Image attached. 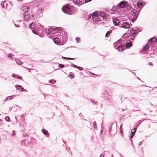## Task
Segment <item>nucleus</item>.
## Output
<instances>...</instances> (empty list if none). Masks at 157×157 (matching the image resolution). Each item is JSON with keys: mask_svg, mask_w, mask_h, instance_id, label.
I'll return each mask as SVG.
<instances>
[{"mask_svg": "<svg viewBox=\"0 0 157 157\" xmlns=\"http://www.w3.org/2000/svg\"><path fill=\"white\" fill-rule=\"evenodd\" d=\"M73 8V6L66 5L62 7V10L64 13L71 15L72 14L74 11Z\"/></svg>", "mask_w": 157, "mask_h": 157, "instance_id": "1", "label": "nucleus"}, {"mask_svg": "<svg viewBox=\"0 0 157 157\" xmlns=\"http://www.w3.org/2000/svg\"><path fill=\"white\" fill-rule=\"evenodd\" d=\"M21 10L25 12H27L29 10V6H24L21 7Z\"/></svg>", "mask_w": 157, "mask_h": 157, "instance_id": "2", "label": "nucleus"}, {"mask_svg": "<svg viewBox=\"0 0 157 157\" xmlns=\"http://www.w3.org/2000/svg\"><path fill=\"white\" fill-rule=\"evenodd\" d=\"M121 27L124 29H128L130 28V25L129 23L124 22L122 25Z\"/></svg>", "mask_w": 157, "mask_h": 157, "instance_id": "3", "label": "nucleus"}, {"mask_svg": "<svg viewBox=\"0 0 157 157\" xmlns=\"http://www.w3.org/2000/svg\"><path fill=\"white\" fill-rule=\"evenodd\" d=\"M31 18V16L28 13H26L24 16V20L25 21H28L30 20Z\"/></svg>", "mask_w": 157, "mask_h": 157, "instance_id": "4", "label": "nucleus"}, {"mask_svg": "<svg viewBox=\"0 0 157 157\" xmlns=\"http://www.w3.org/2000/svg\"><path fill=\"white\" fill-rule=\"evenodd\" d=\"M118 5L120 7L123 8L126 6V4L125 2L122 1Z\"/></svg>", "mask_w": 157, "mask_h": 157, "instance_id": "5", "label": "nucleus"}, {"mask_svg": "<svg viewBox=\"0 0 157 157\" xmlns=\"http://www.w3.org/2000/svg\"><path fill=\"white\" fill-rule=\"evenodd\" d=\"M15 87L17 90H20L21 91L23 92L25 90L22 86L19 85H15Z\"/></svg>", "mask_w": 157, "mask_h": 157, "instance_id": "6", "label": "nucleus"}, {"mask_svg": "<svg viewBox=\"0 0 157 157\" xmlns=\"http://www.w3.org/2000/svg\"><path fill=\"white\" fill-rule=\"evenodd\" d=\"M99 17H101L102 19H104L105 17V13L103 12H100L98 13Z\"/></svg>", "mask_w": 157, "mask_h": 157, "instance_id": "7", "label": "nucleus"}, {"mask_svg": "<svg viewBox=\"0 0 157 157\" xmlns=\"http://www.w3.org/2000/svg\"><path fill=\"white\" fill-rule=\"evenodd\" d=\"M92 17L93 18H97V17H99L98 13L97 12H94L92 14Z\"/></svg>", "mask_w": 157, "mask_h": 157, "instance_id": "8", "label": "nucleus"}, {"mask_svg": "<svg viewBox=\"0 0 157 157\" xmlns=\"http://www.w3.org/2000/svg\"><path fill=\"white\" fill-rule=\"evenodd\" d=\"M113 22L115 25H117L119 23L120 21L118 19L114 18L113 20Z\"/></svg>", "mask_w": 157, "mask_h": 157, "instance_id": "9", "label": "nucleus"}, {"mask_svg": "<svg viewBox=\"0 0 157 157\" xmlns=\"http://www.w3.org/2000/svg\"><path fill=\"white\" fill-rule=\"evenodd\" d=\"M125 46L124 45L119 46L118 48V50L119 51H123L125 48Z\"/></svg>", "mask_w": 157, "mask_h": 157, "instance_id": "10", "label": "nucleus"}, {"mask_svg": "<svg viewBox=\"0 0 157 157\" xmlns=\"http://www.w3.org/2000/svg\"><path fill=\"white\" fill-rule=\"evenodd\" d=\"M136 33V30L134 29H132L131 30L130 32V35L132 36H134Z\"/></svg>", "mask_w": 157, "mask_h": 157, "instance_id": "11", "label": "nucleus"}, {"mask_svg": "<svg viewBox=\"0 0 157 157\" xmlns=\"http://www.w3.org/2000/svg\"><path fill=\"white\" fill-rule=\"evenodd\" d=\"M54 42L56 44H58L59 43V38L56 37L53 39Z\"/></svg>", "mask_w": 157, "mask_h": 157, "instance_id": "12", "label": "nucleus"}, {"mask_svg": "<svg viewBox=\"0 0 157 157\" xmlns=\"http://www.w3.org/2000/svg\"><path fill=\"white\" fill-rule=\"evenodd\" d=\"M15 61L19 65H21L23 63V62L21 61L19 59H16L15 60Z\"/></svg>", "mask_w": 157, "mask_h": 157, "instance_id": "13", "label": "nucleus"}, {"mask_svg": "<svg viewBox=\"0 0 157 157\" xmlns=\"http://www.w3.org/2000/svg\"><path fill=\"white\" fill-rule=\"evenodd\" d=\"M149 48V44H146L144 47L143 49L145 51H147L148 50Z\"/></svg>", "mask_w": 157, "mask_h": 157, "instance_id": "14", "label": "nucleus"}, {"mask_svg": "<svg viewBox=\"0 0 157 157\" xmlns=\"http://www.w3.org/2000/svg\"><path fill=\"white\" fill-rule=\"evenodd\" d=\"M125 46L127 48H129L132 46V44L131 42L127 43H126Z\"/></svg>", "mask_w": 157, "mask_h": 157, "instance_id": "15", "label": "nucleus"}, {"mask_svg": "<svg viewBox=\"0 0 157 157\" xmlns=\"http://www.w3.org/2000/svg\"><path fill=\"white\" fill-rule=\"evenodd\" d=\"M150 41L151 42H155L156 41V38L155 37H153L150 39Z\"/></svg>", "mask_w": 157, "mask_h": 157, "instance_id": "16", "label": "nucleus"}, {"mask_svg": "<svg viewBox=\"0 0 157 157\" xmlns=\"http://www.w3.org/2000/svg\"><path fill=\"white\" fill-rule=\"evenodd\" d=\"M35 25V22H32L31 24H29V27L30 28H32V27L34 26Z\"/></svg>", "mask_w": 157, "mask_h": 157, "instance_id": "17", "label": "nucleus"}, {"mask_svg": "<svg viewBox=\"0 0 157 157\" xmlns=\"http://www.w3.org/2000/svg\"><path fill=\"white\" fill-rule=\"evenodd\" d=\"M73 1L75 3L76 5H78L80 2V0H73Z\"/></svg>", "mask_w": 157, "mask_h": 157, "instance_id": "18", "label": "nucleus"}, {"mask_svg": "<svg viewBox=\"0 0 157 157\" xmlns=\"http://www.w3.org/2000/svg\"><path fill=\"white\" fill-rule=\"evenodd\" d=\"M69 76L71 78H73L74 77V75L72 72H70L69 75Z\"/></svg>", "mask_w": 157, "mask_h": 157, "instance_id": "19", "label": "nucleus"}, {"mask_svg": "<svg viewBox=\"0 0 157 157\" xmlns=\"http://www.w3.org/2000/svg\"><path fill=\"white\" fill-rule=\"evenodd\" d=\"M42 132H43L44 134V135H48V131H47L46 130H45V129H43L42 130Z\"/></svg>", "mask_w": 157, "mask_h": 157, "instance_id": "20", "label": "nucleus"}, {"mask_svg": "<svg viewBox=\"0 0 157 157\" xmlns=\"http://www.w3.org/2000/svg\"><path fill=\"white\" fill-rule=\"evenodd\" d=\"M112 31L110 30L108 31L106 34V36L107 37H109V36L110 34L111 33Z\"/></svg>", "mask_w": 157, "mask_h": 157, "instance_id": "21", "label": "nucleus"}, {"mask_svg": "<svg viewBox=\"0 0 157 157\" xmlns=\"http://www.w3.org/2000/svg\"><path fill=\"white\" fill-rule=\"evenodd\" d=\"M51 31L49 29H47L46 31V33L47 34H49L51 33Z\"/></svg>", "mask_w": 157, "mask_h": 157, "instance_id": "22", "label": "nucleus"}, {"mask_svg": "<svg viewBox=\"0 0 157 157\" xmlns=\"http://www.w3.org/2000/svg\"><path fill=\"white\" fill-rule=\"evenodd\" d=\"M26 141L25 140H23L21 141V144L23 145H27V144L26 143Z\"/></svg>", "mask_w": 157, "mask_h": 157, "instance_id": "23", "label": "nucleus"}, {"mask_svg": "<svg viewBox=\"0 0 157 157\" xmlns=\"http://www.w3.org/2000/svg\"><path fill=\"white\" fill-rule=\"evenodd\" d=\"M56 82V81L54 79L50 80L49 81V82L51 83L52 84L55 83Z\"/></svg>", "mask_w": 157, "mask_h": 157, "instance_id": "24", "label": "nucleus"}, {"mask_svg": "<svg viewBox=\"0 0 157 157\" xmlns=\"http://www.w3.org/2000/svg\"><path fill=\"white\" fill-rule=\"evenodd\" d=\"M5 119L6 121H9V122L10 121V118L9 116H7V117H6L5 118Z\"/></svg>", "mask_w": 157, "mask_h": 157, "instance_id": "25", "label": "nucleus"}, {"mask_svg": "<svg viewBox=\"0 0 157 157\" xmlns=\"http://www.w3.org/2000/svg\"><path fill=\"white\" fill-rule=\"evenodd\" d=\"M62 58L64 59H69V60H73V59H75V58H69L65 57H63V56H62Z\"/></svg>", "mask_w": 157, "mask_h": 157, "instance_id": "26", "label": "nucleus"}, {"mask_svg": "<svg viewBox=\"0 0 157 157\" xmlns=\"http://www.w3.org/2000/svg\"><path fill=\"white\" fill-rule=\"evenodd\" d=\"M135 133L134 132L133 133L131 132L130 134V137L131 138H132L133 136L134 135Z\"/></svg>", "mask_w": 157, "mask_h": 157, "instance_id": "27", "label": "nucleus"}, {"mask_svg": "<svg viewBox=\"0 0 157 157\" xmlns=\"http://www.w3.org/2000/svg\"><path fill=\"white\" fill-rule=\"evenodd\" d=\"M14 95H13V96H8L7 98V99H8V100H10V99H11L13 98V97L14 96Z\"/></svg>", "mask_w": 157, "mask_h": 157, "instance_id": "28", "label": "nucleus"}, {"mask_svg": "<svg viewBox=\"0 0 157 157\" xmlns=\"http://www.w3.org/2000/svg\"><path fill=\"white\" fill-rule=\"evenodd\" d=\"M33 32L36 34H38V32L37 31H36L35 29H33Z\"/></svg>", "mask_w": 157, "mask_h": 157, "instance_id": "29", "label": "nucleus"}, {"mask_svg": "<svg viewBox=\"0 0 157 157\" xmlns=\"http://www.w3.org/2000/svg\"><path fill=\"white\" fill-rule=\"evenodd\" d=\"M136 128H135L134 129H132V130H131V132L133 133V132H134V133H135V132H136Z\"/></svg>", "mask_w": 157, "mask_h": 157, "instance_id": "30", "label": "nucleus"}, {"mask_svg": "<svg viewBox=\"0 0 157 157\" xmlns=\"http://www.w3.org/2000/svg\"><path fill=\"white\" fill-rule=\"evenodd\" d=\"M76 40L77 41V42L78 43L79 42V41H80V38H79V37H77L76 38Z\"/></svg>", "mask_w": 157, "mask_h": 157, "instance_id": "31", "label": "nucleus"}, {"mask_svg": "<svg viewBox=\"0 0 157 157\" xmlns=\"http://www.w3.org/2000/svg\"><path fill=\"white\" fill-rule=\"evenodd\" d=\"M13 56V55L11 53H9L8 56V57L9 58H11Z\"/></svg>", "mask_w": 157, "mask_h": 157, "instance_id": "32", "label": "nucleus"}, {"mask_svg": "<svg viewBox=\"0 0 157 157\" xmlns=\"http://www.w3.org/2000/svg\"><path fill=\"white\" fill-rule=\"evenodd\" d=\"M137 5H138V6H140L141 5H142V3L141 2H138L137 3Z\"/></svg>", "mask_w": 157, "mask_h": 157, "instance_id": "33", "label": "nucleus"}, {"mask_svg": "<svg viewBox=\"0 0 157 157\" xmlns=\"http://www.w3.org/2000/svg\"><path fill=\"white\" fill-rule=\"evenodd\" d=\"M58 66L60 68H63V65L62 64H59Z\"/></svg>", "mask_w": 157, "mask_h": 157, "instance_id": "34", "label": "nucleus"}, {"mask_svg": "<svg viewBox=\"0 0 157 157\" xmlns=\"http://www.w3.org/2000/svg\"><path fill=\"white\" fill-rule=\"evenodd\" d=\"M4 3L3 1L1 3V5L3 8H4Z\"/></svg>", "mask_w": 157, "mask_h": 157, "instance_id": "35", "label": "nucleus"}, {"mask_svg": "<svg viewBox=\"0 0 157 157\" xmlns=\"http://www.w3.org/2000/svg\"><path fill=\"white\" fill-rule=\"evenodd\" d=\"M90 100L92 102H94L95 103H97L96 101H95L93 99H91Z\"/></svg>", "mask_w": 157, "mask_h": 157, "instance_id": "36", "label": "nucleus"}, {"mask_svg": "<svg viewBox=\"0 0 157 157\" xmlns=\"http://www.w3.org/2000/svg\"><path fill=\"white\" fill-rule=\"evenodd\" d=\"M94 128H96V127H97V126L96 125V124L95 122H94Z\"/></svg>", "mask_w": 157, "mask_h": 157, "instance_id": "37", "label": "nucleus"}, {"mask_svg": "<svg viewBox=\"0 0 157 157\" xmlns=\"http://www.w3.org/2000/svg\"><path fill=\"white\" fill-rule=\"evenodd\" d=\"M92 0H85V3H87L88 2H89L90 1H91Z\"/></svg>", "mask_w": 157, "mask_h": 157, "instance_id": "38", "label": "nucleus"}, {"mask_svg": "<svg viewBox=\"0 0 157 157\" xmlns=\"http://www.w3.org/2000/svg\"><path fill=\"white\" fill-rule=\"evenodd\" d=\"M89 75H90L91 76H92V75H94L95 74H94L93 73H91V72H89Z\"/></svg>", "mask_w": 157, "mask_h": 157, "instance_id": "39", "label": "nucleus"}, {"mask_svg": "<svg viewBox=\"0 0 157 157\" xmlns=\"http://www.w3.org/2000/svg\"><path fill=\"white\" fill-rule=\"evenodd\" d=\"M12 76L14 77H16V75L15 74H13L12 75Z\"/></svg>", "mask_w": 157, "mask_h": 157, "instance_id": "40", "label": "nucleus"}, {"mask_svg": "<svg viewBox=\"0 0 157 157\" xmlns=\"http://www.w3.org/2000/svg\"><path fill=\"white\" fill-rule=\"evenodd\" d=\"M12 132H13V134H12V136H13V135H14V133H15V131H13Z\"/></svg>", "mask_w": 157, "mask_h": 157, "instance_id": "41", "label": "nucleus"}, {"mask_svg": "<svg viewBox=\"0 0 157 157\" xmlns=\"http://www.w3.org/2000/svg\"><path fill=\"white\" fill-rule=\"evenodd\" d=\"M120 132L121 133H123V131L122 129H120Z\"/></svg>", "mask_w": 157, "mask_h": 157, "instance_id": "42", "label": "nucleus"}, {"mask_svg": "<svg viewBox=\"0 0 157 157\" xmlns=\"http://www.w3.org/2000/svg\"><path fill=\"white\" fill-rule=\"evenodd\" d=\"M77 68H78V69H82V68L81 67H77Z\"/></svg>", "mask_w": 157, "mask_h": 157, "instance_id": "43", "label": "nucleus"}, {"mask_svg": "<svg viewBox=\"0 0 157 157\" xmlns=\"http://www.w3.org/2000/svg\"><path fill=\"white\" fill-rule=\"evenodd\" d=\"M104 157V155H101L100 156V157Z\"/></svg>", "mask_w": 157, "mask_h": 157, "instance_id": "44", "label": "nucleus"}, {"mask_svg": "<svg viewBox=\"0 0 157 157\" xmlns=\"http://www.w3.org/2000/svg\"><path fill=\"white\" fill-rule=\"evenodd\" d=\"M17 78H19V79H21V78L20 77V76H18V77H17Z\"/></svg>", "mask_w": 157, "mask_h": 157, "instance_id": "45", "label": "nucleus"}, {"mask_svg": "<svg viewBox=\"0 0 157 157\" xmlns=\"http://www.w3.org/2000/svg\"><path fill=\"white\" fill-rule=\"evenodd\" d=\"M122 124L121 125L120 129H121V128H122Z\"/></svg>", "mask_w": 157, "mask_h": 157, "instance_id": "46", "label": "nucleus"}, {"mask_svg": "<svg viewBox=\"0 0 157 157\" xmlns=\"http://www.w3.org/2000/svg\"><path fill=\"white\" fill-rule=\"evenodd\" d=\"M7 100H8V99H7V98H6V99H5V101H7Z\"/></svg>", "mask_w": 157, "mask_h": 157, "instance_id": "47", "label": "nucleus"}, {"mask_svg": "<svg viewBox=\"0 0 157 157\" xmlns=\"http://www.w3.org/2000/svg\"><path fill=\"white\" fill-rule=\"evenodd\" d=\"M149 65H151V63H149Z\"/></svg>", "mask_w": 157, "mask_h": 157, "instance_id": "48", "label": "nucleus"}, {"mask_svg": "<svg viewBox=\"0 0 157 157\" xmlns=\"http://www.w3.org/2000/svg\"><path fill=\"white\" fill-rule=\"evenodd\" d=\"M74 66H75V67H76V65H74Z\"/></svg>", "mask_w": 157, "mask_h": 157, "instance_id": "49", "label": "nucleus"}, {"mask_svg": "<svg viewBox=\"0 0 157 157\" xmlns=\"http://www.w3.org/2000/svg\"><path fill=\"white\" fill-rule=\"evenodd\" d=\"M2 121L0 119V121Z\"/></svg>", "mask_w": 157, "mask_h": 157, "instance_id": "50", "label": "nucleus"}, {"mask_svg": "<svg viewBox=\"0 0 157 157\" xmlns=\"http://www.w3.org/2000/svg\"><path fill=\"white\" fill-rule=\"evenodd\" d=\"M96 75V76H98V75Z\"/></svg>", "mask_w": 157, "mask_h": 157, "instance_id": "51", "label": "nucleus"}]
</instances>
